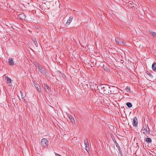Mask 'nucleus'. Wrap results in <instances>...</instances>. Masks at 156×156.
<instances>
[{
  "mask_svg": "<svg viewBox=\"0 0 156 156\" xmlns=\"http://www.w3.org/2000/svg\"><path fill=\"white\" fill-rule=\"evenodd\" d=\"M116 43L120 45H126V42L123 41V39L119 37H116L115 40Z\"/></svg>",
  "mask_w": 156,
  "mask_h": 156,
  "instance_id": "1",
  "label": "nucleus"
},
{
  "mask_svg": "<svg viewBox=\"0 0 156 156\" xmlns=\"http://www.w3.org/2000/svg\"><path fill=\"white\" fill-rule=\"evenodd\" d=\"M110 87L108 85H105V86L102 92L106 94H108L111 92L110 90Z\"/></svg>",
  "mask_w": 156,
  "mask_h": 156,
  "instance_id": "2",
  "label": "nucleus"
},
{
  "mask_svg": "<svg viewBox=\"0 0 156 156\" xmlns=\"http://www.w3.org/2000/svg\"><path fill=\"white\" fill-rule=\"evenodd\" d=\"M141 131L145 135L148 134L150 133L149 128L146 125L143 126Z\"/></svg>",
  "mask_w": 156,
  "mask_h": 156,
  "instance_id": "3",
  "label": "nucleus"
},
{
  "mask_svg": "<svg viewBox=\"0 0 156 156\" xmlns=\"http://www.w3.org/2000/svg\"><path fill=\"white\" fill-rule=\"evenodd\" d=\"M41 145L42 147H47L48 144V140L46 138L42 139L41 142Z\"/></svg>",
  "mask_w": 156,
  "mask_h": 156,
  "instance_id": "4",
  "label": "nucleus"
},
{
  "mask_svg": "<svg viewBox=\"0 0 156 156\" xmlns=\"http://www.w3.org/2000/svg\"><path fill=\"white\" fill-rule=\"evenodd\" d=\"M44 90L47 94H49V91L51 90L50 88L47 83H44L43 86Z\"/></svg>",
  "mask_w": 156,
  "mask_h": 156,
  "instance_id": "5",
  "label": "nucleus"
},
{
  "mask_svg": "<svg viewBox=\"0 0 156 156\" xmlns=\"http://www.w3.org/2000/svg\"><path fill=\"white\" fill-rule=\"evenodd\" d=\"M38 71L43 74H44L46 73V71L45 69L39 65L38 66Z\"/></svg>",
  "mask_w": 156,
  "mask_h": 156,
  "instance_id": "6",
  "label": "nucleus"
},
{
  "mask_svg": "<svg viewBox=\"0 0 156 156\" xmlns=\"http://www.w3.org/2000/svg\"><path fill=\"white\" fill-rule=\"evenodd\" d=\"M18 18L22 20H23L26 18V16L23 13H22L18 15Z\"/></svg>",
  "mask_w": 156,
  "mask_h": 156,
  "instance_id": "7",
  "label": "nucleus"
},
{
  "mask_svg": "<svg viewBox=\"0 0 156 156\" xmlns=\"http://www.w3.org/2000/svg\"><path fill=\"white\" fill-rule=\"evenodd\" d=\"M105 84H102L98 86V88L99 90L101 92H102V90L105 86Z\"/></svg>",
  "mask_w": 156,
  "mask_h": 156,
  "instance_id": "8",
  "label": "nucleus"
},
{
  "mask_svg": "<svg viewBox=\"0 0 156 156\" xmlns=\"http://www.w3.org/2000/svg\"><path fill=\"white\" fill-rule=\"evenodd\" d=\"M137 124V119L136 117H134L133 122V126H136Z\"/></svg>",
  "mask_w": 156,
  "mask_h": 156,
  "instance_id": "9",
  "label": "nucleus"
},
{
  "mask_svg": "<svg viewBox=\"0 0 156 156\" xmlns=\"http://www.w3.org/2000/svg\"><path fill=\"white\" fill-rule=\"evenodd\" d=\"M8 62L9 65L11 66H13L14 65V63L12 58H9L8 59Z\"/></svg>",
  "mask_w": 156,
  "mask_h": 156,
  "instance_id": "10",
  "label": "nucleus"
},
{
  "mask_svg": "<svg viewBox=\"0 0 156 156\" xmlns=\"http://www.w3.org/2000/svg\"><path fill=\"white\" fill-rule=\"evenodd\" d=\"M73 19V17L72 16H70L69 19L68 20L66 23V24L67 25H69V24L71 22Z\"/></svg>",
  "mask_w": 156,
  "mask_h": 156,
  "instance_id": "11",
  "label": "nucleus"
},
{
  "mask_svg": "<svg viewBox=\"0 0 156 156\" xmlns=\"http://www.w3.org/2000/svg\"><path fill=\"white\" fill-rule=\"evenodd\" d=\"M35 87L36 88L37 90L39 92L41 91V89L40 86L38 84H36V85H34Z\"/></svg>",
  "mask_w": 156,
  "mask_h": 156,
  "instance_id": "12",
  "label": "nucleus"
},
{
  "mask_svg": "<svg viewBox=\"0 0 156 156\" xmlns=\"http://www.w3.org/2000/svg\"><path fill=\"white\" fill-rule=\"evenodd\" d=\"M84 143L85 147L86 148V150H87V149L88 147L89 146L88 143V141H86L85 140H84Z\"/></svg>",
  "mask_w": 156,
  "mask_h": 156,
  "instance_id": "13",
  "label": "nucleus"
},
{
  "mask_svg": "<svg viewBox=\"0 0 156 156\" xmlns=\"http://www.w3.org/2000/svg\"><path fill=\"white\" fill-rule=\"evenodd\" d=\"M145 141L148 143H151L152 141V140L150 138L147 137Z\"/></svg>",
  "mask_w": 156,
  "mask_h": 156,
  "instance_id": "14",
  "label": "nucleus"
},
{
  "mask_svg": "<svg viewBox=\"0 0 156 156\" xmlns=\"http://www.w3.org/2000/svg\"><path fill=\"white\" fill-rule=\"evenodd\" d=\"M152 68L154 70H156V63H154L152 65Z\"/></svg>",
  "mask_w": 156,
  "mask_h": 156,
  "instance_id": "15",
  "label": "nucleus"
},
{
  "mask_svg": "<svg viewBox=\"0 0 156 156\" xmlns=\"http://www.w3.org/2000/svg\"><path fill=\"white\" fill-rule=\"evenodd\" d=\"M68 116L69 119L72 122H73L74 121V118L72 116L70 115H68Z\"/></svg>",
  "mask_w": 156,
  "mask_h": 156,
  "instance_id": "16",
  "label": "nucleus"
},
{
  "mask_svg": "<svg viewBox=\"0 0 156 156\" xmlns=\"http://www.w3.org/2000/svg\"><path fill=\"white\" fill-rule=\"evenodd\" d=\"M6 78L7 79V83H10L11 82V80L9 77L6 76Z\"/></svg>",
  "mask_w": 156,
  "mask_h": 156,
  "instance_id": "17",
  "label": "nucleus"
},
{
  "mask_svg": "<svg viewBox=\"0 0 156 156\" xmlns=\"http://www.w3.org/2000/svg\"><path fill=\"white\" fill-rule=\"evenodd\" d=\"M32 40L35 44V46L37 47L38 46V43L36 39H32Z\"/></svg>",
  "mask_w": 156,
  "mask_h": 156,
  "instance_id": "18",
  "label": "nucleus"
},
{
  "mask_svg": "<svg viewBox=\"0 0 156 156\" xmlns=\"http://www.w3.org/2000/svg\"><path fill=\"white\" fill-rule=\"evenodd\" d=\"M126 105L129 108H131L132 106V104L130 102L127 103Z\"/></svg>",
  "mask_w": 156,
  "mask_h": 156,
  "instance_id": "19",
  "label": "nucleus"
},
{
  "mask_svg": "<svg viewBox=\"0 0 156 156\" xmlns=\"http://www.w3.org/2000/svg\"><path fill=\"white\" fill-rule=\"evenodd\" d=\"M150 32L153 35V36H156V33H155L154 32L151 30L150 31Z\"/></svg>",
  "mask_w": 156,
  "mask_h": 156,
  "instance_id": "20",
  "label": "nucleus"
},
{
  "mask_svg": "<svg viewBox=\"0 0 156 156\" xmlns=\"http://www.w3.org/2000/svg\"><path fill=\"white\" fill-rule=\"evenodd\" d=\"M20 93L21 94V97L22 99H23L24 98V95L23 94V93L21 91H20Z\"/></svg>",
  "mask_w": 156,
  "mask_h": 156,
  "instance_id": "21",
  "label": "nucleus"
},
{
  "mask_svg": "<svg viewBox=\"0 0 156 156\" xmlns=\"http://www.w3.org/2000/svg\"><path fill=\"white\" fill-rule=\"evenodd\" d=\"M126 90L127 92H129L130 90V89L128 87H127L126 88Z\"/></svg>",
  "mask_w": 156,
  "mask_h": 156,
  "instance_id": "22",
  "label": "nucleus"
},
{
  "mask_svg": "<svg viewBox=\"0 0 156 156\" xmlns=\"http://www.w3.org/2000/svg\"><path fill=\"white\" fill-rule=\"evenodd\" d=\"M147 73L150 76H152V74L150 73V72H149L148 71L147 72Z\"/></svg>",
  "mask_w": 156,
  "mask_h": 156,
  "instance_id": "23",
  "label": "nucleus"
},
{
  "mask_svg": "<svg viewBox=\"0 0 156 156\" xmlns=\"http://www.w3.org/2000/svg\"><path fill=\"white\" fill-rule=\"evenodd\" d=\"M137 6V5L134 4L133 5L131 6L130 7H133L134 8H136V7Z\"/></svg>",
  "mask_w": 156,
  "mask_h": 156,
  "instance_id": "24",
  "label": "nucleus"
},
{
  "mask_svg": "<svg viewBox=\"0 0 156 156\" xmlns=\"http://www.w3.org/2000/svg\"><path fill=\"white\" fill-rule=\"evenodd\" d=\"M55 155L56 156H61L60 154H57L55 152Z\"/></svg>",
  "mask_w": 156,
  "mask_h": 156,
  "instance_id": "25",
  "label": "nucleus"
},
{
  "mask_svg": "<svg viewBox=\"0 0 156 156\" xmlns=\"http://www.w3.org/2000/svg\"><path fill=\"white\" fill-rule=\"evenodd\" d=\"M36 84H38L36 82L34 83V85H36Z\"/></svg>",
  "mask_w": 156,
  "mask_h": 156,
  "instance_id": "26",
  "label": "nucleus"
},
{
  "mask_svg": "<svg viewBox=\"0 0 156 156\" xmlns=\"http://www.w3.org/2000/svg\"><path fill=\"white\" fill-rule=\"evenodd\" d=\"M105 70H106V71H108V70H109V69H107L106 70V69H105Z\"/></svg>",
  "mask_w": 156,
  "mask_h": 156,
  "instance_id": "27",
  "label": "nucleus"
},
{
  "mask_svg": "<svg viewBox=\"0 0 156 156\" xmlns=\"http://www.w3.org/2000/svg\"><path fill=\"white\" fill-rule=\"evenodd\" d=\"M103 67H104V69H105V67H104V66H103Z\"/></svg>",
  "mask_w": 156,
  "mask_h": 156,
  "instance_id": "28",
  "label": "nucleus"
}]
</instances>
